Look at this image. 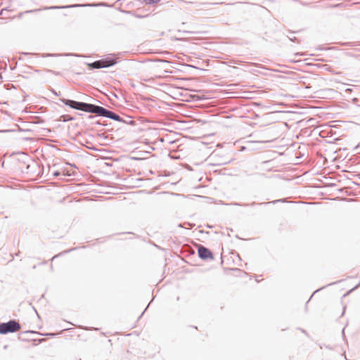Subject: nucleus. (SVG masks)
<instances>
[{"mask_svg": "<svg viewBox=\"0 0 360 360\" xmlns=\"http://www.w3.org/2000/svg\"><path fill=\"white\" fill-rule=\"evenodd\" d=\"M143 1L146 3V0H143Z\"/></svg>", "mask_w": 360, "mask_h": 360, "instance_id": "nucleus-34", "label": "nucleus"}, {"mask_svg": "<svg viewBox=\"0 0 360 360\" xmlns=\"http://www.w3.org/2000/svg\"><path fill=\"white\" fill-rule=\"evenodd\" d=\"M32 165H33V166H37V163H35V162H33Z\"/></svg>", "mask_w": 360, "mask_h": 360, "instance_id": "nucleus-24", "label": "nucleus"}, {"mask_svg": "<svg viewBox=\"0 0 360 360\" xmlns=\"http://www.w3.org/2000/svg\"><path fill=\"white\" fill-rule=\"evenodd\" d=\"M117 63V60L114 55L107 56L101 60H96L93 63H88L87 65L90 70L101 69L111 67Z\"/></svg>", "mask_w": 360, "mask_h": 360, "instance_id": "nucleus-3", "label": "nucleus"}, {"mask_svg": "<svg viewBox=\"0 0 360 360\" xmlns=\"http://www.w3.org/2000/svg\"><path fill=\"white\" fill-rule=\"evenodd\" d=\"M319 346H320V347H321V349L323 348V347H322V345H321V344H319Z\"/></svg>", "mask_w": 360, "mask_h": 360, "instance_id": "nucleus-28", "label": "nucleus"}, {"mask_svg": "<svg viewBox=\"0 0 360 360\" xmlns=\"http://www.w3.org/2000/svg\"><path fill=\"white\" fill-rule=\"evenodd\" d=\"M345 307H344V309H343V311H342V315H343L345 314Z\"/></svg>", "mask_w": 360, "mask_h": 360, "instance_id": "nucleus-23", "label": "nucleus"}, {"mask_svg": "<svg viewBox=\"0 0 360 360\" xmlns=\"http://www.w3.org/2000/svg\"><path fill=\"white\" fill-rule=\"evenodd\" d=\"M198 257L202 260L214 259L213 253L212 251L202 245H198Z\"/></svg>", "mask_w": 360, "mask_h": 360, "instance_id": "nucleus-5", "label": "nucleus"}, {"mask_svg": "<svg viewBox=\"0 0 360 360\" xmlns=\"http://www.w3.org/2000/svg\"><path fill=\"white\" fill-rule=\"evenodd\" d=\"M60 101H61L64 105L69 106L72 109L94 114H95L96 108L97 106V105L95 104L77 101L63 98H60Z\"/></svg>", "mask_w": 360, "mask_h": 360, "instance_id": "nucleus-1", "label": "nucleus"}, {"mask_svg": "<svg viewBox=\"0 0 360 360\" xmlns=\"http://www.w3.org/2000/svg\"><path fill=\"white\" fill-rule=\"evenodd\" d=\"M53 175L54 176H60V172H58V171H56V172H54L53 173Z\"/></svg>", "mask_w": 360, "mask_h": 360, "instance_id": "nucleus-18", "label": "nucleus"}, {"mask_svg": "<svg viewBox=\"0 0 360 360\" xmlns=\"http://www.w3.org/2000/svg\"><path fill=\"white\" fill-rule=\"evenodd\" d=\"M326 348H328V349H333L331 347H330V345H326Z\"/></svg>", "mask_w": 360, "mask_h": 360, "instance_id": "nucleus-22", "label": "nucleus"}, {"mask_svg": "<svg viewBox=\"0 0 360 360\" xmlns=\"http://www.w3.org/2000/svg\"><path fill=\"white\" fill-rule=\"evenodd\" d=\"M285 202V198H282V199H278V200H273L271 202H270L269 203H272V204H276L277 202ZM269 202H267L268 204ZM266 202H261V203H256L255 202H252L250 204H247V203H245V204H240V203H238V202H235L233 203L234 205H237V206H255V205H266Z\"/></svg>", "mask_w": 360, "mask_h": 360, "instance_id": "nucleus-6", "label": "nucleus"}, {"mask_svg": "<svg viewBox=\"0 0 360 360\" xmlns=\"http://www.w3.org/2000/svg\"><path fill=\"white\" fill-rule=\"evenodd\" d=\"M148 307H149V305H147L146 308H145V311L147 310V308H148Z\"/></svg>", "mask_w": 360, "mask_h": 360, "instance_id": "nucleus-27", "label": "nucleus"}, {"mask_svg": "<svg viewBox=\"0 0 360 360\" xmlns=\"http://www.w3.org/2000/svg\"><path fill=\"white\" fill-rule=\"evenodd\" d=\"M98 4H84V5H79V4H74V5H69V6H51V7H46L45 9H60V8H73V7H78V6H96Z\"/></svg>", "mask_w": 360, "mask_h": 360, "instance_id": "nucleus-7", "label": "nucleus"}, {"mask_svg": "<svg viewBox=\"0 0 360 360\" xmlns=\"http://www.w3.org/2000/svg\"><path fill=\"white\" fill-rule=\"evenodd\" d=\"M319 290H321V288L317 289L316 292H319Z\"/></svg>", "mask_w": 360, "mask_h": 360, "instance_id": "nucleus-30", "label": "nucleus"}, {"mask_svg": "<svg viewBox=\"0 0 360 360\" xmlns=\"http://www.w3.org/2000/svg\"><path fill=\"white\" fill-rule=\"evenodd\" d=\"M344 331H345V329L343 328V329H342V334H343V335H344Z\"/></svg>", "mask_w": 360, "mask_h": 360, "instance_id": "nucleus-32", "label": "nucleus"}, {"mask_svg": "<svg viewBox=\"0 0 360 360\" xmlns=\"http://www.w3.org/2000/svg\"><path fill=\"white\" fill-rule=\"evenodd\" d=\"M22 340H27V341H30V340H33V341H36L37 340L38 341V343H41L42 341L45 340L46 339L45 338H43V339H22Z\"/></svg>", "mask_w": 360, "mask_h": 360, "instance_id": "nucleus-14", "label": "nucleus"}, {"mask_svg": "<svg viewBox=\"0 0 360 360\" xmlns=\"http://www.w3.org/2000/svg\"><path fill=\"white\" fill-rule=\"evenodd\" d=\"M51 91H52V93H53L55 96H60V92H57V91H56V90H54V89H52V90H51Z\"/></svg>", "mask_w": 360, "mask_h": 360, "instance_id": "nucleus-16", "label": "nucleus"}, {"mask_svg": "<svg viewBox=\"0 0 360 360\" xmlns=\"http://www.w3.org/2000/svg\"><path fill=\"white\" fill-rule=\"evenodd\" d=\"M37 11H39V10L35 9V10L27 11L26 13H32V12Z\"/></svg>", "mask_w": 360, "mask_h": 360, "instance_id": "nucleus-20", "label": "nucleus"}, {"mask_svg": "<svg viewBox=\"0 0 360 360\" xmlns=\"http://www.w3.org/2000/svg\"><path fill=\"white\" fill-rule=\"evenodd\" d=\"M319 290H321V288L317 289L316 292H319Z\"/></svg>", "mask_w": 360, "mask_h": 360, "instance_id": "nucleus-29", "label": "nucleus"}, {"mask_svg": "<svg viewBox=\"0 0 360 360\" xmlns=\"http://www.w3.org/2000/svg\"><path fill=\"white\" fill-rule=\"evenodd\" d=\"M21 335H34V334H37L39 335H53L52 333H46V334H43V333H40L39 332H37L35 330H24V331H22L20 332V333Z\"/></svg>", "mask_w": 360, "mask_h": 360, "instance_id": "nucleus-8", "label": "nucleus"}, {"mask_svg": "<svg viewBox=\"0 0 360 360\" xmlns=\"http://www.w3.org/2000/svg\"><path fill=\"white\" fill-rule=\"evenodd\" d=\"M63 331H65L67 333L65 334V337H72L74 335H76V334L73 333V331H69L68 330H64Z\"/></svg>", "mask_w": 360, "mask_h": 360, "instance_id": "nucleus-11", "label": "nucleus"}, {"mask_svg": "<svg viewBox=\"0 0 360 360\" xmlns=\"http://www.w3.org/2000/svg\"><path fill=\"white\" fill-rule=\"evenodd\" d=\"M148 307H149V305H147L146 308H145V311L147 310V308H148Z\"/></svg>", "mask_w": 360, "mask_h": 360, "instance_id": "nucleus-26", "label": "nucleus"}, {"mask_svg": "<svg viewBox=\"0 0 360 360\" xmlns=\"http://www.w3.org/2000/svg\"><path fill=\"white\" fill-rule=\"evenodd\" d=\"M95 114L98 116L110 118L119 122H124L123 118L119 115L100 105L96 106Z\"/></svg>", "mask_w": 360, "mask_h": 360, "instance_id": "nucleus-4", "label": "nucleus"}, {"mask_svg": "<svg viewBox=\"0 0 360 360\" xmlns=\"http://www.w3.org/2000/svg\"><path fill=\"white\" fill-rule=\"evenodd\" d=\"M22 53L25 54V55L29 54L28 53Z\"/></svg>", "mask_w": 360, "mask_h": 360, "instance_id": "nucleus-33", "label": "nucleus"}, {"mask_svg": "<svg viewBox=\"0 0 360 360\" xmlns=\"http://www.w3.org/2000/svg\"><path fill=\"white\" fill-rule=\"evenodd\" d=\"M160 1V0H146V4L148 5L155 4Z\"/></svg>", "mask_w": 360, "mask_h": 360, "instance_id": "nucleus-13", "label": "nucleus"}, {"mask_svg": "<svg viewBox=\"0 0 360 360\" xmlns=\"http://www.w3.org/2000/svg\"><path fill=\"white\" fill-rule=\"evenodd\" d=\"M73 120H74V118L69 115H63L61 116V120L63 122H68V121H71Z\"/></svg>", "mask_w": 360, "mask_h": 360, "instance_id": "nucleus-10", "label": "nucleus"}, {"mask_svg": "<svg viewBox=\"0 0 360 360\" xmlns=\"http://www.w3.org/2000/svg\"><path fill=\"white\" fill-rule=\"evenodd\" d=\"M72 250H73V249H70V250H68L64 251V252H61V253H60V255H61V254H64V253H68V252H69L72 251ZM59 255H60V254H59V255H55L54 257H53L52 260H53L55 258L58 257Z\"/></svg>", "mask_w": 360, "mask_h": 360, "instance_id": "nucleus-15", "label": "nucleus"}, {"mask_svg": "<svg viewBox=\"0 0 360 360\" xmlns=\"http://www.w3.org/2000/svg\"><path fill=\"white\" fill-rule=\"evenodd\" d=\"M319 290H321V288L317 289L316 292H319Z\"/></svg>", "mask_w": 360, "mask_h": 360, "instance_id": "nucleus-31", "label": "nucleus"}, {"mask_svg": "<svg viewBox=\"0 0 360 360\" xmlns=\"http://www.w3.org/2000/svg\"><path fill=\"white\" fill-rule=\"evenodd\" d=\"M22 326L18 321L11 319L7 322L0 323V335H7L20 331Z\"/></svg>", "mask_w": 360, "mask_h": 360, "instance_id": "nucleus-2", "label": "nucleus"}, {"mask_svg": "<svg viewBox=\"0 0 360 360\" xmlns=\"http://www.w3.org/2000/svg\"><path fill=\"white\" fill-rule=\"evenodd\" d=\"M148 307H149V305H147L146 308H145V311L147 310V308H148Z\"/></svg>", "mask_w": 360, "mask_h": 360, "instance_id": "nucleus-25", "label": "nucleus"}, {"mask_svg": "<svg viewBox=\"0 0 360 360\" xmlns=\"http://www.w3.org/2000/svg\"><path fill=\"white\" fill-rule=\"evenodd\" d=\"M288 33L290 34H294L295 32L288 31ZM287 37L289 39V40H290L292 42H299L298 39L295 37H294V36L287 35Z\"/></svg>", "mask_w": 360, "mask_h": 360, "instance_id": "nucleus-9", "label": "nucleus"}, {"mask_svg": "<svg viewBox=\"0 0 360 360\" xmlns=\"http://www.w3.org/2000/svg\"><path fill=\"white\" fill-rule=\"evenodd\" d=\"M31 167V165L30 164H27V167H26V169H27V172H29V169H30V167Z\"/></svg>", "mask_w": 360, "mask_h": 360, "instance_id": "nucleus-19", "label": "nucleus"}, {"mask_svg": "<svg viewBox=\"0 0 360 360\" xmlns=\"http://www.w3.org/2000/svg\"><path fill=\"white\" fill-rule=\"evenodd\" d=\"M347 339L343 338V339H341V341L343 343V345L348 346V342H347Z\"/></svg>", "mask_w": 360, "mask_h": 360, "instance_id": "nucleus-17", "label": "nucleus"}, {"mask_svg": "<svg viewBox=\"0 0 360 360\" xmlns=\"http://www.w3.org/2000/svg\"><path fill=\"white\" fill-rule=\"evenodd\" d=\"M64 56H79L78 55L72 54V53H66V54H64Z\"/></svg>", "mask_w": 360, "mask_h": 360, "instance_id": "nucleus-21", "label": "nucleus"}, {"mask_svg": "<svg viewBox=\"0 0 360 360\" xmlns=\"http://www.w3.org/2000/svg\"><path fill=\"white\" fill-rule=\"evenodd\" d=\"M60 56V54H56V53H45L42 55V57L46 58V57H56Z\"/></svg>", "mask_w": 360, "mask_h": 360, "instance_id": "nucleus-12", "label": "nucleus"}]
</instances>
